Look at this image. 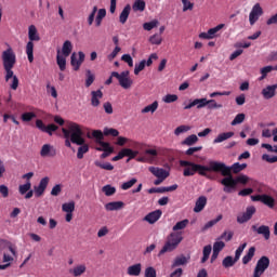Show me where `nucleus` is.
Returning <instances> with one entry per match:
<instances>
[{"label": "nucleus", "instance_id": "obj_60", "mask_svg": "<svg viewBox=\"0 0 277 277\" xmlns=\"http://www.w3.org/2000/svg\"><path fill=\"white\" fill-rule=\"evenodd\" d=\"M135 183H137V179L133 177L132 180L124 182L121 185V189H123V190L131 189V187H133V185H135Z\"/></svg>", "mask_w": 277, "mask_h": 277}, {"label": "nucleus", "instance_id": "obj_34", "mask_svg": "<svg viewBox=\"0 0 277 277\" xmlns=\"http://www.w3.org/2000/svg\"><path fill=\"white\" fill-rule=\"evenodd\" d=\"M188 225H189V220L184 219V220L177 222L173 226L172 230H174L175 233H179V230H185V228H187Z\"/></svg>", "mask_w": 277, "mask_h": 277}, {"label": "nucleus", "instance_id": "obj_29", "mask_svg": "<svg viewBox=\"0 0 277 277\" xmlns=\"http://www.w3.org/2000/svg\"><path fill=\"white\" fill-rule=\"evenodd\" d=\"M97 144L101 145V147L96 148V150H98L100 153H108V154L114 153V147H111L109 143L100 141Z\"/></svg>", "mask_w": 277, "mask_h": 277}, {"label": "nucleus", "instance_id": "obj_20", "mask_svg": "<svg viewBox=\"0 0 277 277\" xmlns=\"http://www.w3.org/2000/svg\"><path fill=\"white\" fill-rule=\"evenodd\" d=\"M149 172L154 174V176H156L157 179H168L170 176V173H168V171L157 167H149Z\"/></svg>", "mask_w": 277, "mask_h": 277}, {"label": "nucleus", "instance_id": "obj_54", "mask_svg": "<svg viewBox=\"0 0 277 277\" xmlns=\"http://www.w3.org/2000/svg\"><path fill=\"white\" fill-rule=\"evenodd\" d=\"M21 118L23 122H31V120L36 118V113H31V111L24 113L22 114Z\"/></svg>", "mask_w": 277, "mask_h": 277}, {"label": "nucleus", "instance_id": "obj_26", "mask_svg": "<svg viewBox=\"0 0 277 277\" xmlns=\"http://www.w3.org/2000/svg\"><path fill=\"white\" fill-rule=\"evenodd\" d=\"M1 250H10L11 254H13V256H16V248H14L12 242L5 239H0V251Z\"/></svg>", "mask_w": 277, "mask_h": 277}, {"label": "nucleus", "instance_id": "obj_46", "mask_svg": "<svg viewBox=\"0 0 277 277\" xmlns=\"http://www.w3.org/2000/svg\"><path fill=\"white\" fill-rule=\"evenodd\" d=\"M149 42L150 44H156L157 47H159V44L163 42V38L161 37V35L155 34L149 37Z\"/></svg>", "mask_w": 277, "mask_h": 277}, {"label": "nucleus", "instance_id": "obj_14", "mask_svg": "<svg viewBox=\"0 0 277 277\" xmlns=\"http://www.w3.org/2000/svg\"><path fill=\"white\" fill-rule=\"evenodd\" d=\"M261 94L265 101L274 98L277 94V83L266 85L262 89Z\"/></svg>", "mask_w": 277, "mask_h": 277}, {"label": "nucleus", "instance_id": "obj_43", "mask_svg": "<svg viewBox=\"0 0 277 277\" xmlns=\"http://www.w3.org/2000/svg\"><path fill=\"white\" fill-rule=\"evenodd\" d=\"M158 25H159V21L153 19L151 22L144 23L143 29H145V31H153V29H155V27H157Z\"/></svg>", "mask_w": 277, "mask_h": 277}, {"label": "nucleus", "instance_id": "obj_64", "mask_svg": "<svg viewBox=\"0 0 277 277\" xmlns=\"http://www.w3.org/2000/svg\"><path fill=\"white\" fill-rule=\"evenodd\" d=\"M145 277H157V271L155 267L149 266L145 269Z\"/></svg>", "mask_w": 277, "mask_h": 277}, {"label": "nucleus", "instance_id": "obj_36", "mask_svg": "<svg viewBox=\"0 0 277 277\" xmlns=\"http://www.w3.org/2000/svg\"><path fill=\"white\" fill-rule=\"evenodd\" d=\"M181 265H187V258L185 255L176 256L171 267H181Z\"/></svg>", "mask_w": 277, "mask_h": 277}, {"label": "nucleus", "instance_id": "obj_59", "mask_svg": "<svg viewBox=\"0 0 277 277\" xmlns=\"http://www.w3.org/2000/svg\"><path fill=\"white\" fill-rule=\"evenodd\" d=\"M163 103H176V101H179V95L176 94H167L163 98H162Z\"/></svg>", "mask_w": 277, "mask_h": 277}, {"label": "nucleus", "instance_id": "obj_7", "mask_svg": "<svg viewBox=\"0 0 277 277\" xmlns=\"http://www.w3.org/2000/svg\"><path fill=\"white\" fill-rule=\"evenodd\" d=\"M129 146H130V148L121 149L122 156L128 157L127 163H129V161H131L132 159H135V157H137V155H140L141 150H144V144L136 142V141H131Z\"/></svg>", "mask_w": 277, "mask_h": 277}, {"label": "nucleus", "instance_id": "obj_12", "mask_svg": "<svg viewBox=\"0 0 277 277\" xmlns=\"http://www.w3.org/2000/svg\"><path fill=\"white\" fill-rule=\"evenodd\" d=\"M261 16H263V8H261L260 3H255L249 14L250 25H254Z\"/></svg>", "mask_w": 277, "mask_h": 277}, {"label": "nucleus", "instance_id": "obj_56", "mask_svg": "<svg viewBox=\"0 0 277 277\" xmlns=\"http://www.w3.org/2000/svg\"><path fill=\"white\" fill-rule=\"evenodd\" d=\"M104 135H111V137H118V135H120V132L114 128H106L104 129Z\"/></svg>", "mask_w": 277, "mask_h": 277}, {"label": "nucleus", "instance_id": "obj_30", "mask_svg": "<svg viewBox=\"0 0 277 277\" xmlns=\"http://www.w3.org/2000/svg\"><path fill=\"white\" fill-rule=\"evenodd\" d=\"M255 252H256V248L250 247L247 254L242 258V264L248 265V263H250V261H252V259H254Z\"/></svg>", "mask_w": 277, "mask_h": 277}, {"label": "nucleus", "instance_id": "obj_40", "mask_svg": "<svg viewBox=\"0 0 277 277\" xmlns=\"http://www.w3.org/2000/svg\"><path fill=\"white\" fill-rule=\"evenodd\" d=\"M198 142V136L196 134H192L189 136H187L182 144L184 146H194V144H196Z\"/></svg>", "mask_w": 277, "mask_h": 277}, {"label": "nucleus", "instance_id": "obj_35", "mask_svg": "<svg viewBox=\"0 0 277 277\" xmlns=\"http://www.w3.org/2000/svg\"><path fill=\"white\" fill-rule=\"evenodd\" d=\"M159 107V102L155 101L142 109V114H155Z\"/></svg>", "mask_w": 277, "mask_h": 277}, {"label": "nucleus", "instance_id": "obj_11", "mask_svg": "<svg viewBox=\"0 0 277 277\" xmlns=\"http://www.w3.org/2000/svg\"><path fill=\"white\" fill-rule=\"evenodd\" d=\"M36 127L39 129V131H42V133H48V135H53V133L60 129V127H57L55 123L49 126L44 124L42 119L36 120Z\"/></svg>", "mask_w": 277, "mask_h": 277}, {"label": "nucleus", "instance_id": "obj_48", "mask_svg": "<svg viewBox=\"0 0 277 277\" xmlns=\"http://www.w3.org/2000/svg\"><path fill=\"white\" fill-rule=\"evenodd\" d=\"M243 120H246V114L240 113V114L236 115V117L232 121V127H237V124H241L243 122Z\"/></svg>", "mask_w": 277, "mask_h": 277}, {"label": "nucleus", "instance_id": "obj_32", "mask_svg": "<svg viewBox=\"0 0 277 277\" xmlns=\"http://www.w3.org/2000/svg\"><path fill=\"white\" fill-rule=\"evenodd\" d=\"M62 53L64 57H68L72 53V42L70 40H66L63 43Z\"/></svg>", "mask_w": 277, "mask_h": 277}, {"label": "nucleus", "instance_id": "obj_18", "mask_svg": "<svg viewBox=\"0 0 277 277\" xmlns=\"http://www.w3.org/2000/svg\"><path fill=\"white\" fill-rule=\"evenodd\" d=\"M161 215H163L161 210H155L145 215L143 220L144 222H148V224H155L156 222H159Z\"/></svg>", "mask_w": 277, "mask_h": 277}, {"label": "nucleus", "instance_id": "obj_62", "mask_svg": "<svg viewBox=\"0 0 277 277\" xmlns=\"http://www.w3.org/2000/svg\"><path fill=\"white\" fill-rule=\"evenodd\" d=\"M92 136L96 140V143L98 144L100 142H102V140H104V136H103V131L101 130H94L92 132Z\"/></svg>", "mask_w": 277, "mask_h": 277}, {"label": "nucleus", "instance_id": "obj_42", "mask_svg": "<svg viewBox=\"0 0 277 277\" xmlns=\"http://www.w3.org/2000/svg\"><path fill=\"white\" fill-rule=\"evenodd\" d=\"M94 166H96V168H101L102 170H107L109 172H111V170H114V164H111L110 162H101L98 160H96L94 162Z\"/></svg>", "mask_w": 277, "mask_h": 277}, {"label": "nucleus", "instance_id": "obj_9", "mask_svg": "<svg viewBox=\"0 0 277 277\" xmlns=\"http://www.w3.org/2000/svg\"><path fill=\"white\" fill-rule=\"evenodd\" d=\"M251 200L252 202H262V205H265L268 209H274V207H276V199L267 194L252 195Z\"/></svg>", "mask_w": 277, "mask_h": 277}, {"label": "nucleus", "instance_id": "obj_61", "mask_svg": "<svg viewBox=\"0 0 277 277\" xmlns=\"http://www.w3.org/2000/svg\"><path fill=\"white\" fill-rule=\"evenodd\" d=\"M272 70H277V65L276 66H265L261 69V75H264V77H267Z\"/></svg>", "mask_w": 277, "mask_h": 277}, {"label": "nucleus", "instance_id": "obj_13", "mask_svg": "<svg viewBox=\"0 0 277 277\" xmlns=\"http://www.w3.org/2000/svg\"><path fill=\"white\" fill-rule=\"evenodd\" d=\"M254 213H256V208L254 206L248 207L245 213L237 216L238 224H246V222H250Z\"/></svg>", "mask_w": 277, "mask_h": 277}, {"label": "nucleus", "instance_id": "obj_19", "mask_svg": "<svg viewBox=\"0 0 277 277\" xmlns=\"http://www.w3.org/2000/svg\"><path fill=\"white\" fill-rule=\"evenodd\" d=\"M57 155V149L53 147L51 144H44L41 147L40 156L41 157H55Z\"/></svg>", "mask_w": 277, "mask_h": 277}, {"label": "nucleus", "instance_id": "obj_4", "mask_svg": "<svg viewBox=\"0 0 277 277\" xmlns=\"http://www.w3.org/2000/svg\"><path fill=\"white\" fill-rule=\"evenodd\" d=\"M67 127L68 129H62L63 135L66 140H70L71 144H76L77 146H81V144L85 143L83 130L79 123L69 121Z\"/></svg>", "mask_w": 277, "mask_h": 277}, {"label": "nucleus", "instance_id": "obj_28", "mask_svg": "<svg viewBox=\"0 0 277 277\" xmlns=\"http://www.w3.org/2000/svg\"><path fill=\"white\" fill-rule=\"evenodd\" d=\"M142 274V264L137 263L128 267V276H140Z\"/></svg>", "mask_w": 277, "mask_h": 277}, {"label": "nucleus", "instance_id": "obj_53", "mask_svg": "<svg viewBox=\"0 0 277 277\" xmlns=\"http://www.w3.org/2000/svg\"><path fill=\"white\" fill-rule=\"evenodd\" d=\"M206 107L208 109H222L223 105L219 104L215 100H208Z\"/></svg>", "mask_w": 277, "mask_h": 277}, {"label": "nucleus", "instance_id": "obj_22", "mask_svg": "<svg viewBox=\"0 0 277 277\" xmlns=\"http://www.w3.org/2000/svg\"><path fill=\"white\" fill-rule=\"evenodd\" d=\"M88 269V266L85 264H78L74 268L69 269V274L74 277L83 276Z\"/></svg>", "mask_w": 277, "mask_h": 277}, {"label": "nucleus", "instance_id": "obj_24", "mask_svg": "<svg viewBox=\"0 0 277 277\" xmlns=\"http://www.w3.org/2000/svg\"><path fill=\"white\" fill-rule=\"evenodd\" d=\"M106 211H120L124 209V202L122 201H111L105 205Z\"/></svg>", "mask_w": 277, "mask_h": 277}, {"label": "nucleus", "instance_id": "obj_37", "mask_svg": "<svg viewBox=\"0 0 277 277\" xmlns=\"http://www.w3.org/2000/svg\"><path fill=\"white\" fill-rule=\"evenodd\" d=\"M132 9L134 12H144L146 10V2L144 0H136L133 3Z\"/></svg>", "mask_w": 277, "mask_h": 277}, {"label": "nucleus", "instance_id": "obj_44", "mask_svg": "<svg viewBox=\"0 0 277 277\" xmlns=\"http://www.w3.org/2000/svg\"><path fill=\"white\" fill-rule=\"evenodd\" d=\"M248 247V242H243L242 245H240L236 252H235V258L234 260L237 262L239 261V259H241V254H243V250H246V248Z\"/></svg>", "mask_w": 277, "mask_h": 277}, {"label": "nucleus", "instance_id": "obj_25", "mask_svg": "<svg viewBox=\"0 0 277 277\" xmlns=\"http://www.w3.org/2000/svg\"><path fill=\"white\" fill-rule=\"evenodd\" d=\"M131 14V4H127L119 15V23L124 25L129 21V15Z\"/></svg>", "mask_w": 277, "mask_h": 277}, {"label": "nucleus", "instance_id": "obj_63", "mask_svg": "<svg viewBox=\"0 0 277 277\" xmlns=\"http://www.w3.org/2000/svg\"><path fill=\"white\" fill-rule=\"evenodd\" d=\"M144 68H146V61H142L140 64L135 65L134 75H140Z\"/></svg>", "mask_w": 277, "mask_h": 277}, {"label": "nucleus", "instance_id": "obj_50", "mask_svg": "<svg viewBox=\"0 0 277 277\" xmlns=\"http://www.w3.org/2000/svg\"><path fill=\"white\" fill-rule=\"evenodd\" d=\"M179 189V185L174 184L171 186H163V187H158V194H166V192H176Z\"/></svg>", "mask_w": 277, "mask_h": 277}, {"label": "nucleus", "instance_id": "obj_6", "mask_svg": "<svg viewBox=\"0 0 277 277\" xmlns=\"http://www.w3.org/2000/svg\"><path fill=\"white\" fill-rule=\"evenodd\" d=\"M28 39L29 42L26 44V54L28 62H34V42H40V35H38V28L35 25L28 27Z\"/></svg>", "mask_w": 277, "mask_h": 277}, {"label": "nucleus", "instance_id": "obj_39", "mask_svg": "<svg viewBox=\"0 0 277 277\" xmlns=\"http://www.w3.org/2000/svg\"><path fill=\"white\" fill-rule=\"evenodd\" d=\"M222 214L217 215L216 219L209 221L208 223L205 224V226L201 228V230L205 233V230H209V228H213L217 222H221L222 220Z\"/></svg>", "mask_w": 277, "mask_h": 277}, {"label": "nucleus", "instance_id": "obj_16", "mask_svg": "<svg viewBox=\"0 0 277 277\" xmlns=\"http://www.w3.org/2000/svg\"><path fill=\"white\" fill-rule=\"evenodd\" d=\"M251 229L253 230V233H256L258 235H262L265 241H269V237H272V232L269 230V226L261 225L260 227H258L256 225H252Z\"/></svg>", "mask_w": 277, "mask_h": 277}, {"label": "nucleus", "instance_id": "obj_57", "mask_svg": "<svg viewBox=\"0 0 277 277\" xmlns=\"http://www.w3.org/2000/svg\"><path fill=\"white\" fill-rule=\"evenodd\" d=\"M224 27V24H219L217 26L209 29V35L212 36V38H215V36H217V31H221Z\"/></svg>", "mask_w": 277, "mask_h": 277}, {"label": "nucleus", "instance_id": "obj_38", "mask_svg": "<svg viewBox=\"0 0 277 277\" xmlns=\"http://www.w3.org/2000/svg\"><path fill=\"white\" fill-rule=\"evenodd\" d=\"M90 151V145L85 144V140L84 143L80 145V147L78 148V153H77V157L78 159H83V155H85V153Z\"/></svg>", "mask_w": 277, "mask_h": 277}, {"label": "nucleus", "instance_id": "obj_17", "mask_svg": "<svg viewBox=\"0 0 277 277\" xmlns=\"http://www.w3.org/2000/svg\"><path fill=\"white\" fill-rule=\"evenodd\" d=\"M49 181H50L49 176H45L40 180L38 186H35V196L37 198H40V196H42L44 192H47V187H49Z\"/></svg>", "mask_w": 277, "mask_h": 277}, {"label": "nucleus", "instance_id": "obj_55", "mask_svg": "<svg viewBox=\"0 0 277 277\" xmlns=\"http://www.w3.org/2000/svg\"><path fill=\"white\" fill-rule=\"evenodd\" d=\"M194 102H195V107H197V109H202L203 107H207L208 100L206 97L195 98Z\"/></svg>", "mask_w": 277, "mask_h": 277}, {"label": "nucleus", "instance_id": "obj_3", "mask_svg": "<svg viewBox=\"0 0 277 277\" xmlns=\"http://www.w3.org/2000/svg\"><path fill=\"white\" fill-rule=\"evenodd\" d=\"M222 176H225L221 180V185L224 186L223 192L225 194H232L233 189H237V184L241 185L248 184L249 177L247 175H238L236 179L233 177V173H230V167L226 166L224 162H219V170Z\"/></svg>", "mask_w": 277, "mask_h": 277}, {"label": "nucleus", "instance_id": "obj_27", "mask_svg": "<svg viewBox=\"0 0 277 277\" xmlns=\"http://www.w3.org/2000/svg\"><path fill=\"white\" fill-rule=\"evenodd\" d=\"M235 135V132H224L217 135L213 140V144H222V142H226V140H230Z\"/></svg>", "mask_w": 277, "mask_h": 277}, {"label": "nucleus", "instance_id": "obj_33", "mask_svg": "<svg viewBox=\"0 0 277 277\" xmlns=\"http://www.w3.org/2000/svg\"><path fill=\"white\" fill-rule=\"evenodd\" d=\"M248 168L247 163H239V162H235L232 167H229L230 169V174H239V172H241L242 170H246Z\"/></svg>", "mask_w": 277, "mask_h": 277}, {"label": "nucleus", "instance_id": "obj_8", "mask_svg": "<svg viewBox=\"0 0 277 277\" xmlns=\"http://www.w3.org/2000/svg\"><path fill=\"white\" fill-rule=\"evenodd\" d=\"M129 70L122 71L119 74L118 71H113L111 77L118 79L119 85L123 88V90H129L131 85H133V80L129 77Z\"/></svg>", "mask_w": 277, "mask_h": 277}, {"label": "nucleus", "instance_id": "obj_15", "mask_svg": "<svg viewBox=\"0 0 277 277\" xmlns=\"http://www.w3.org/2000/svg\"><path fill=\"white\" fill-rule=\"evenodd\" d=\"M78 56H79V60H77V53H72L70 57L71 60L70 64L74 70H79V68H81V64L85 62V54L82 51L78 52Z\"/></svg>", "mask_w": 277, "mask_h": 277}, {"label": "nucleus", "instance_id": "obj_51", "mask_svg": "<svg viewBox=\"0 0 277 277\" xmlns=\"http://www.w3.org/2000/svg\"><path fill=\"white\" fill-rule=\"evenodd\" d=\"M102 192L105 194V196H114V194H116V187L107 184L103 186Z\"/></svg>", "mask_w": 277, "mask_h": 277}, {"label": "nucleus", "instance_id": "obj_49", "mask_svg": "<svg viewBox=\"0 0 277 277\" xmlns=\"http://www.w3.org/2000/svg\"><path fill=\"white\" fill-rule=\"evenodd\" d=\"M211 245L203 247V256L201 259V263H207V261H209V256H211Z\"/></svg>", "mask_w": 277, "mask_h": 277}, {"label": "nucleus", "instance_id": "obj_31", "mask_svg": "<svg viewBox=\"0 0 277 277\" xmlns=\"http://www.w3.org/2000/svg\"><path fill=\"white\" fill-rule=\"evenodd\" d=\"M60 53H61L60 50H57L56 64L60 70L64 72V70H66V56H62V54Z\"/></svg>", "mask_w": 277, "mask_h": 277}, {"label": "nucleus", "instance_id": "obj_58", "mask_svg": "<svg viewBox=\"0 0 277 277\" xmlns=\"http://www.w3.org/2000/svg\"><path fill=\"white\" fill-rule=\"evenodd\" d=\"M94 83V76L90 69L87 70L85 88H90Z\"/></svg>", "mask_w": 277, "mask_h": 277}, {"label": "nucleus", "instance_id": "obj_23", "mask_svg": "<svg viewBox=\"0 0 277 277\" xmlns=\"http://www.w3.org/2000/svg\"><path fill=\"white\" fill-rule=\"evenodd\" d=\"M207 207V197L200 196L195 203L194 213H200Z\"/></svg>", "mask_w": 277, "mask_h": 277}, {"label": "nucleus", "instance_id": "obj_2", "mask_svg": "<svg viewBox=\"0 0 277 277\" xmlns=\"http://www.w3.org/2000/svg\"><path fill=\"white\" fill-rule=\"evenodd\" d=\"M2 66L5 72L4 81L8 83L12 79L10 84L11 90H18V77L14 75V66H16V53L12 48H8L1 55Z\"/></svg>", "mask_w": 277, "mask_h": 277}, {"label": "nucleus", "instance_id": "obj_41", "mask_svg": "<svg viewBox=\"0 0 277 277\" xmlns=\"http://www.w3.org/2000/svg\"><path fill=\"white\" fill-rule=\"evenodd\" d=\"M62 211H64V213H74L75 212V201H69V202L63 203Z\"/></svg>", "mask_w": 277, "mask_h": 277}, {"label": "nucleus", "instance_id": "obj_45", "mask_svg": "<svg viewBox=\"0 0 277 277\" xmlns=\"http://www.w3.org/2000/svg\"><path fill=\"white\" fill-rule=\"evenodd\" d=\"M30 189H31V181H27L25 184L19 185L18 187V192L21 196H25V194H27V192H29Z\"/></svg>", "mask_w": 277, "mask_h": 277}, {"label": "nucleus", "instance_id": "obj_5", "mask_svg": "<svg viewBox=\"0 0 277 277\" xmlns=\"http://www.w3.org/2000/svg\"><path fill=\"white\" fill-rule=\"evenodd\" d=\"M183 241V233L182 232H172L168 238L167 242L162 247V249L159 251V256L161 254H166V252H172L179 248V243Z\"/></svg>", "mask_w": 277, "mask_h": 277}, {"label": "nucleus", "instance_id": "obj_21", "mask_svg": "<svg viewBox=\"0 0 277 277\" xmlns=\"http://www.w3.org/2000/svg\"><path fill=\"white\" fill-rule=\"evenodd\" d=\"M101 98H103V91H92L91 92V105L92 107H98L101 105Z\"/></svg>", "mask_w": 277, "mask_h": 277}, {"label": "nucleus", "instance_id": "obj_1", "mask_svg": "<svg viewBox=\"0 0 277 277\" xmlns=\"http://www.w3.org/2000/svg\"><path fill=\"white\" fill-rule=\"evenodd\" d=\"M180 166L184 168V176H194V174H199V176H205L210 181H213V176L209 172H217L220 168V161L211 160L208 166L198 164L187 160H181Z\"/></svg>", "mask_w": 277, "mask_h": 277}, {"label": "nucleus", "instance_id": "obj_52", "mask_svg": "<svg viewBox=\"0 0 277 277\" xmlns=\"http://www.w3.org/2000/svg\"><path fill=\"white\" fill-rule=\"evenodd\" d=\"M235 263H237V261H235V259H233V256L227 255V256L223 260L222 265H223V267L228 268V267H233V265H235Z\"/></svg>", "mask_w": 277, "mask_h": 277}, {"label": "nucleus", "instance_id": "obj_47", "mask_svg": "<svg viewBox=\"0 0 277 277\" xmlns=\"http://www.w3.org/2000/svg\"><path fill=\"white\" fill-rule=\"evenodd\" d=\"M187 131H192V127L182 124L174 130V135L179 136L182 133H187Z\"/></svg>", "mask_w": 277, "mask_h": 277}, {"label": "nucleus", "instance_id": "obj_10", "mask_svg": "<svg viewBox=\"0 0 277 277\" xmlns=\"http://www.w3.org/2000/svg\"><path fill=\"white\" fill-rule=\"evenodd\" d=\"M269 267V258L263 255L258 260L255 268L253 271V277H261L265 274L266 269Z\"/></svg>", "mask_w": 277, "mask_h": 277}]
</instances>
